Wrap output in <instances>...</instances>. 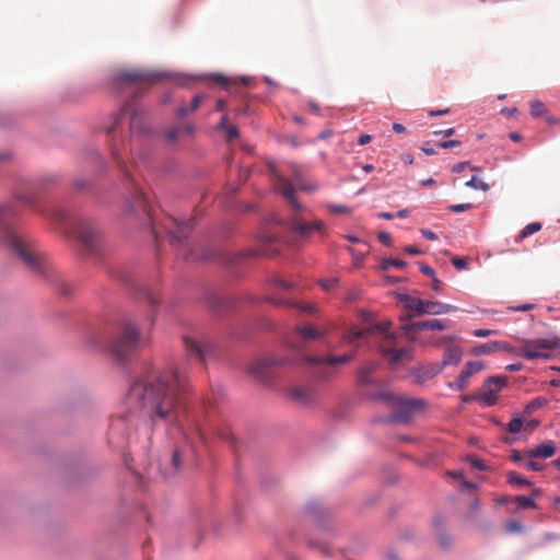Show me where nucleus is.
Returning <instances> with one entry per match:
<instances>
[{
    "label": "nucleus",
    "instance_id": "9b49d317",
    "mask_svg": "<svg viewBox=\"0 0 560 560\" xmlns=\"http://www.w3.org/2000/svg\"><path fill=\"white\" fill-rule=\"evenodd\" d=\"M175 229L167 232L171 244L175 247L187 249L184 258L186 260H207L211 256V252H207L201 256L195 255L194 250L189 247V235L192 232L194 224L191 221H176L174 220Z\"/></svg>",
    "mask_w": 560,
    "mask_h": 560
},
{
    "label": "nucleus",
    "instance_id": "f8f14e48",
    "mask_svg": "<svg viewBox=\"0 0 560 560\" xmlns=\"http://www.w3.org/2000/svg\"><path fill=\"white\" fill-rule=\"evenodd\" d=\"M287 363L288 359L284 357L267 355L252 363L249 365V372L262 384L272 385L279 377L278 369Z\"/></svg>",
    "mask_w": 560,
    "mask_h": 560
},
{
    "label": "nucleus",
    "instance_id": "c9c22d12",
    "mask_svg": "<svg viewBox=\"0 0 560 560\" xmlns=\"http://www.w3.org/2000/svg\"><path fill=\"white\" fill-rule=\"evenodd\" d=\"M478 401L486 407L494 406L498 402L497 392L489 388L488 390L478 394Z\"/></svg>",
    "mask_w": 560,
    "mask_h": 560
},
{
    "label": "nucleus",
    "instance_id": "4c0bfd02",
    "mask_svg": "<svg viewBox=\"0 0 560 560\" xmlns=\"http://www.w3.org/2000/svg\"><path fill=\"white\" fill-rule=\"evenodd\" d=\"M395 396H396L395 394L387 392V390H377V392L370 394L365 397L369 399L375 400V401H383L390 406L395 399Z\"/></svg>",
    "mask_w": 560,
    "mask_h": 560
},
{
    "label": "nucleus",
    "instance_id": "49530a36",
    "mask_svg": "<svg viewBox=\"0 0 560 560\" xmlns=\"http://www.w3.org/2000/svg\"><path fill=\"white\" fill-rule=\"evenodd\" d=\"M542 228V224L540 222H532L528 223L526 226H524L520 232V237L525 238L528 237L538 231H540Z\"/></svg>",
    "mask_w": 560,
    "mask_h": 560
},
{
    "label": "nucleus",
    "instance_id": "774afa93",
    "mask_svg": "<svg viewBox=\"0 0 560 560\" xmlns=\"http://www.w3.org/2000/svg\"><path fill=\"white\" fill-rule=\"evenodd\" d=\"M203 97H205V96H203V94H196V95L191 98L190 105L188 106V107H189V109H190L191 112L196 110V109L200 106V104H201V102H202Z\"/></svg>",
    "mask_w": 560,
    "mask_h": 560
},
{
    "label": "nucleus",
    "instance_id": "f3484780",
    "mask_svg": "<svg viewBox=\"0 0 560 560\" xmlns=\"http://www.w3.org/2000/svg\"><path fill=\"white\" fill-rule=\"evenodd\" d=\"M205 302L208 308L215 315L232 311L236 306V302L233 299L221 296L211 290L206 292Z\"/></svg>",
    "mask_w": 560,
    "mask_h": 560
},
{
    "label": "nucleus",
    "instance_id": "0eeeda50",
    "mask_svg": "<svg viewBox=\"0 0 560 560\" xmlns=\"http://www.w3.org/2000/svg\"><path fill=\"white\" fill-rule=\"evenodd\" d=\"M107 273L113 279L117 280L127 288H130L139 292V298L147 306V319L151 325L154 324L155 316L158 314L159 305L161 303L160 298L142 287L138 280L136 271L132 267L127 265H108L106 266Z\"/></svg>",
    "mask_w": 560,
    "mask_h": 560
},
{
    "label": "nucleus",
    "instance_id": "c756f323",
    "mask_svg": "<svg viewBox=\"0 0 560 560\" xmlns=\"http://www.w3.org/2000/svg\"><path fill=\"white\" fill-rule=\"evenodd\" d=\"M202 78H210V79L214 80L218 84H220L223 88H228L229 85L232 84L231 78H229L228 75H225L223 73H220V72H213V73H208V74H190V75H186V79H191V80H199V79H202Z\"/></svg>",
    "mask_w": 560,
    "mask_h": 560
},
{
    "label": "nucleus",
    "instance_id": "39448f33",
    "mask_svg": "<svg viewBox=\"0 0 560 560\" xmlns=\"http://www.w3.org/2000/svg\"><path fill=\"white\" fill-rule=\"evenodd\" d=\"M20 211L8 203H0V246L15 254L31 270L44 273L37 256L31 250L30 241L20 233L18 219Z\"/></svg>",
    "mask_w": 560,
    "mask_h": 560
},
{
    "label": "nucleus",
    "instance_id": "b1692460",
    "mask_svg": "<svg viewBox=\"0 0 560 560\" xmlns=\"http://www.w3.org/2000/svg\"><path fill=\"white\" fill-rule=\"evenodd\" d=\"M292 231L300 237L304 238L307 237L313 232L324 234V224L322 221L295 222L292 228Z\"/></svg>",
    "mask_w": 560,
    "mask_h": 560
},
{
    "label": "nucleus",
    "instance_id": "2f4dec72",
    "mask_svg": "<svg viewBox=\"0 0 560 560\" xmlns=\"http://www.w3.org/2000/svg\"><path fill=\"white\" fill-rule=\"evenodd\" d=\"M549 400L546 397L538 396L532 399L523 409L524 416H529L537 409L547 406Z\"/></svg>",
    "mask_w": 560,
    "mask_h": 560
},
{
    "label": "nucleus",
    "instance_id": "13d9d810",
    "mask_svg": "<svg viewBox=\"0 0 560 560\" xmlns=\"http://www.w3.org/2000/svg\"><path fill=\"white\" fill-rule=\"evenodd\" d=\"M417 265L419 267V271L430 278H433L434 276H436V272L435 270L428 264L423 262V261H417Z\"/></svg>",
    "mask_w": 560,
    "mask_h": 560
},
{
    "label": "nucleus",
    "instance_id": "f704fd0d",
    "mask_svg": "<svg viewBox=\"0 0 560 560\" xmlns=\"http://www.w3.org/2000/svg\"><path fill=\"white\" fill-rule=\"evenodd\" d=\"M290 396L292 399L303 404L308 402L311 399L308 389L302 386L292 387L290 390Z\"/></svg>",
    "mask_w": 560,
    "mask_h": 560
},
{
    "label": "nucleus",
    "instance_id": "2eb2a0df",
    "mask_svg": "<svg viewBox=\"0 0 560 560\" xmlns=\"http://www.w3.org/2000/svg\"><path fill=\"white\" fill-rule=\"evenodd\" d=\"M183 341L188 353L200 362L205 363L208 358L215 355V346L210 341L201 342L188 336H184Z\"/></svg>",
    "mask_w": 560,
    "mask_h": 560
},
{
    "label": "nucleus",
    "instance_id": "f03ea898",
    "mask_svg": "<svg viewBox=\"0 0 560 560\" xmlns=\"http://www.w3.org/2000/svg\"><path fill=\"white\" fill-rule=\"evenodd\" d=\"M86 343L97 350L108 352L119 364H125L141 347V329L127 318H121L112 335L89 330Z\"/></svg>",
    "mask_w": 560,
    "mask_h": 560
},
{
    "label": "nucleus",
    "instance_id": "72a5a7b5",
    "mask_svg": "<svg viewBox=\"0 0 560 560\" xmlns=\"http://www.w3.org/2000/svg\"><path fill=\"white\" fill-rule=\"evenodd\" d=\"M282 196L295 210L302 209L301 202L295 197V188L290 183L283 188Z\"/></svg>",
    "mask_w": 560,
    "mask_h": 560
},
{
    "label": "nucleus",
    "instance_id": "9d476101",
    "mask_svg": "<svg viewBox=\"0 0 560 560\" xmlns=\"http://www.w3.org/2000/svg\"><path fill=\"white\" fill-rule=\"evenodd\" d=\"M390 406L394 407V411L388 417H378L374 421L378 423H408L411 421L413 412L424 408L427 401L423 398L396 395Z\"/></svg>",
    "mask_w": 560,
    "mask_h": 560
},
{
    "label": "nucleus",
    "instance_id": "864d4df0",
    "mask_svg": "<svg viewBox=\"0 0 560 560\" xmlns=\"http://www.w3.org/2000/svg\"><path fill=\"white\" fill-rule=\"evenodd\" d=\"M451 262L459 271L469 270V262L464 256H455L451 259Z\"/></svg>",
    "mask_w": 560,
    "mask_h": 560
},
{
    "label": "nucleus",
    "instance_id": "79ce46f5",
    "mask_svg": "<svg viewBox=\"0 0 560 560\" xmlns=\"http://www.w3.org/2000/svg\"><path fill=\"white\" fill-rule=\"evenodd\" d=\"M547 113L546 105L539 100H533L530 102L529 114L534 118L542 117Z\"/></svg>",
    "mask_w": 560,
    "mask_h": 560
},
{
    "label": "nucleus",
    "instance_id": "ddd939ff",
    "mask_svg": "<svg viewBox=\"0 0 560 560\" xmlns=\"http://www.w3.org/2000/svg\"><path fill=\"white\" fill-rule=\"evenodd\" d=\"M173 73L168 71H152V72H140V71H114L107 79V83L116 86L120 83H136V82H158L162 80H168L173 78Z\"/></svg>",
    "mask_w": 560,
    "mask_h": 560
},
{
    "label": "nucleus",
    "instance_id": "aec40b11",
    "mask_svg": "<svg viewBox=\"0 0 560 560\" xmlns=\"http://www.w3.org/2000/svg\"><path fill=\"white\" fill-rule=\"evenodd\" d=\"M189 453L190 450L186 446L175 447L171 456V468L170 470L166 469L164 474L173 476L177 475L183 468L185 462L187 460Z\"/></svg>",
    "mask_w": 560,
    "mask_h": 560
},
{
    "label": "nucleus",
    "instance_id": "37998d69",
    "mask_svg": "<svg viewBox=\"0 0 560 560\" xmlns=\"http://www.w3.org/2000/svg\"><path fill=\"white\" fill-rule=\"evenodd\" d=\"M465 186L467 188L481 191H488L491 188V186L488 183L482 182L475 175L471 176L470 179L465 183Z\"/></svg>",
    "mask_w": 560,
    "mask_h": 560
},
{
    "label": "nucleus",
    "instance_id": "a18cd8bd",
    "mask_svg": "<svg viewBox=\"0 0 560 560\" xmlns=\"http://www.w3.org/2000/svg\"><path fill=\"white\" fill-rule=\"evenodd\" d=\"M307 546L313 549H317L324 557H330L329 547L318 539H307Z\"/></svg>",
    "mask_w": 560,
    "mask_h": 560
},
{
    "label": "nucleus",
    "instance_id": "a211bd4d",
    "mask_svg": "<svg viewBox=\"0 0 560 560\" xmlns=\"http://www.w3.org/2000/svg\"><path fill=\"white\" fill-rule=\"evenodd\" d=\"M378 369L377 361H369L357 371V385L360 387L378 386L380 382L373 378V373Z\"/></svg>",
    "mask_w": 560,
    "mask_h": 560
},
{
    "label": "nucleus",
    "instance_id": "bf43d9fd",
    "mask_svg": "<svg viewBox=\"0 0 560 560\" xmlns=\"http://www.w3.org/2000/svg\"><path fill=\"white\" fill-rule=\"evenodd\" d=\"M328 210L334 213L346 214L350 212V208L346 205L329 203Z\"/></svg>",
    "mask_w": 560,
    "mask_h": 560
},
{
    "label": "nucleus",
    "instance_id": "473e14b6",
    "mask_svg": "<svg viewBox=\"0 0 560 560\" xmlns=\"http://www.w3.org/2000/svg\"><path fill=\"white\" fill-rule=\"evenodd\" d=\"M509 383V378L508 376L503 375V374H499V375H490L488 377L485 378L483 381V385L486 387H490L491 385H494L497 390H501L502 388H504Z\"/></svg>",
    "mask_w": 560,
    "mask_h": 560
},
{
    "label": "nucleus",
    "instance_id": "e2e57ef3",
    "mask_svg": "<svg viewBox=\"0 0 560 560\" xmlns=\"http://www.w3.org/2000/svg\"><path fill=\"white\" fill-rule=\"evenodd\" d=\"M495 334H497V330L488 329V328H478V329H475L472 332V335L478 338H486V337H489V336H492Z\"/></svg>",
    "mask_w": 560,
    "mask_h": 560
},
{
    "label": "nucleus",
    "instance_id": "7ed1b4c3",
    "mask_svg": "<svg viewBox=\"0 0 560 560\" xmlns=\"http://www.w3.org/2000/svg\"><path fill=\"white\" fill-rule=\"evenodd\" d=\"M110 153L114 162L117 164L121 173L125 185L122 209L124 215L128 219L135 220L140 229L150 231L154 237L158 238V232L154 226L153 212L149 197L131 177V174L124 161L122 153L117 143L112 145Z\"/></svg>",
    "mask_w": 560,
    "mask_h": 560
},
{
    "label": "nucleus",
    "instance_id": "603ef678",
    "mask_svg": "<svg viewBox=\"0 0 560 560\" xmlns=\"http://www.w3.org/2000/svg\"><path fill=\"white\" fill-rule=\"evenodd\" d=\"M376 329H381L378 325L376 324H372L371 327L369 328H361V329H357L354 332H353V337L358 340H362V339H365L369 337V335H371L372 332H374Z\"/></svg>",
    "mask_w": 560,
    "mask_h": 560
},
{
    "label": "nucleus",
    "instance_id": "052dcab7",
    "mask_svg": "<svg viewBox=\"0 0 560 560\" xmlns=\"http://www.w3.org/2000/svg\"><path fill=\"white\" fill-rule=\"evenodd\" d=\"M377 238L381 242V244L386 247H390L393 245L392 235L387 231L378 232Z\"/></svg>",
    "mask_w": 560,
    "mask_h": 560
},
{
    "label": "nucleus",
    "instance_id": "0e129e2a",
    "mask_svg": "<svg viewBox=\"0 0 560 560\" xmlns=\"http://www.w3.org/2000/svg\"><path fill=\"white\" fill-rule=\"evenodd\" d=\"M399 539L402 540V541H406V542L413 541V539H415L413 529L412 528H407V529L402 530L399 534Z\"/></svg>",
    "mask_w": 560,
    "mask_h": 560
},
{
    "label": "nucleus",
    "instance_id": "09e8293b",
    "mask_svg": "<svg viewBox=\"0 0 560 560\" xmlns=\"http://www.w3.org/2000/svg\"><path fill=\"white\" fill-rule=\"evenodd\" d=\"M438 544L443 550H450L452 548V537L445 530L438 533Z\"/></svg>",
    "mask_w": 560,
    "mask_h": 560
},
{
    "label": "nucleus",
    "instance_id": "a878e982",
    "mask_svg": "<svg viewBox=\"0 0 560 560\" xmlns=\"http://www.w3.org/2000/svg\"><path fill=\"white\" fill-rule=\"evenodd\" d=\"M418 330H432V331H443L451 327V322L448 319H428V320H421L417 322Z\"/></svg>",
    "mask_w": 560,
    "mask_h": 560
},
{
    "label": "nucleus",
    "instance_id": "412c9836",
    "mask_svg": "<svg viewBox=\"0 0 560 560\" xmlns=\"http://www.w3.org/2000/svg\"><path fill=\"white\" fill-rule=\"evenodd\" d=\"M382 354L389 359L390 365H396L402 360L411 361L413 359L412 349L409 347L384 348Z\"/></svg>",
    "mask_w": 560,
    "mask_h": 560
},
{
    "label": "nucleus",
    "instance_id": "7c9ffc66",
    "mask_svg": "<svg viewBox=\"0 0 560 560\" xmlns=\"http://www.w3.org/2000/svg\"><path fill=\"white\" fill-rule=\"evenodd\" d=\"M506 482L510 486H518V487H534V483L525 478L524 476L520 475L515 470H510L506 474Z\"/></svg>",
    "mask_w": 560,
    "mask_h": 560
},
{
    "label": "nucleus",
    "instance_id": "1a4fd4ad",
    "mask_svg": "<svg viewBox=\"0 0 560 560\" xmlns=\"http://www.w3.org/2000/svg\"><path fill=\"white\" fill-rule=\"evenodd\" d=\"M129 120V129L133 133L147 136L151 132V127L148 122L138 118V109L131 104H124L110 118L109 125L106 127L108 137L116 141V133L124 120Z\"/></svg>",
    "mask_w": 560,
    "mask_h": 560
},
{
    "label": "nucleus",
    "instance_id": "5701e85b",
    "mask_svg": "<svg viewBox=\"0 0 560 560\" xmlns=\"http://www.w3.org/2000/svg\"><path fill=\"white\" fill-rule=\"evenodd\" d=\"M557 452L555 443L550 440L540 442L535 448H529L526 454L530 458L547 459L552 457Z\"/></svg>",
    "mask_w": 560,
    "mask_h": 560
},
{
    "label": "nucleus",
    "instance_id": "20e7f679",
    "mask_svg": "<svg viewBox=\"0 0 560 560\" xmlns=\"http://www.w3.org/2000/svg\"><path fill=\"white\" fill-rule=\"evenodd\" d=\"M52 215L62 225L66 235L79 242L83 255L94 259L104 256V238L92 220L60 207L52 209Z\"/></svg>",
    "mask_w": 560,
    "mask_h": 560
},
{
    "label": "nucleus",
    "instance_id": "c03bdc74",
    "mask_svg": "<svg viewBox=\"0 0 560 560\" xmlns=\"http://www.w3.org/2000/svg\"><path fill=\"white\" fill-rule=\"evenodd\" d=\"M515 502L520 509H537V503L530 495L520 494L515 497Z\"/></svg>",
    "mask_w": 560,
    "mask_h": 560
},
{
    "label": "nucleus",
    "instance_id": "6e6552de",
    "mask_svg": "<svg viewBox=\"0 0 560 560\" xmlns=\"http://www.w3.org/2000/svg\"><path fill=\"white\" fill-rule=\"evenodd\" d=\"M395 296L407 310L406 319L413 317H421L424 315H443L451 312H457L459 308L456 305L413 298L405 292H396Z\"/></svg>",
    "mask_w": 560,
    "mask_h": 560
},
{
    "label": "nucleus",
    "instance_id": "ea45409f",
    "mask_svg": "<svg viewBox=\"0 0 560 560\" xmlns=\"http://www.w3.org/2000/svg\"><path fill=\"white\" fill-rule=\"evenodd\" d=\"M407 261L400 258H383L378 265V268L383 271L388 270L390 267L405 268Z\"/></svg>",
    "mask_w": 560,
    "mask_h": 560
},
{
    "label": "nucleus",
    "instance_id": "58836bf2",
    "mask_svg": "<svg viewBox=\"0 0 560 560\" xmlns=\"http://www.w3.org/2000/svg\"><path fill=\"white\" fill-rule=\"evenodd\" d=\"M494 351H498V345L495 343V340L488 341L485 343H480L472 349V354L475 355H482V354H490Z\"/></svg>",
    "mask_w": 560,
    "mask_h": 560
},
{
    "label": "nucleus",
    "instance_id": "423d86ee",
    "mask_svg": "<svg viewBox=\"0 0 560 560\" xmlns=\"http://www.w3.org/2000/svg\"><path fill=\"white\" fill-rule=\"evenodd\" d=\"M63 175L57 171L42 173L34 182L27 184L22 191H14L13 199L36 211H44V203L49 201L47 194L57 188Z\"/></svg>",
    "mask_w": 560,
    "mask_h": 560
},
{
    "label": "nucleus",
    "instance_id": "bb28decb",
    "mask_svg": "<svg viewBox=\"0 0 560 560\" xmlns=\"http://www.w3.org/2000/svg\"><path fill=\"white\" fill-rule=\"evenodd\" d=\"M463 358V351L458 346L450 347L444 352V358L440 364L442 370L447 365H457Z\"/></svg>",
    "mask_w": 560,
    "mask_h": 560
},
{
    "label": "nucleus",
    "instance_id": "c85d7f7f",
    "mask_svg": "<svg viewBox=\"0 0 560 560\" xmlns=\"http://www.w3.org/2000/svg\"><path fill=\"white\" fill-rule=\"evenodd\" d=\"M298 335L304 340H317L323 337V332L313 325H302L295 328Z\"/></svg>",
    "mask_w": 560,
    "mask_h": 560
},
{
    "label": "nucleus",
    "instance_id": "dca6fc26",
    "mask_svg": "<svg viewBox=\"0 0 560 560\" xmlns=\"http://www.w3.org/2000/svg\"><path fill=\"white\" fill-rule=\"evenodd\" d=\"M486 363L483 361H467L457 378L447 383V387L452 390L462 392L467 387L468 380L477 372L483 370Z\"/></svg>",
    "mask_w": 560,
    "mask_h": 560
},
{
    "label": "nucleus",
    "instance_id": "4d7b16f0",
    "mask_svg": "<svg viewBox=\"0 0 560 560\" xmlns=\"http://www.w3.org/2000/svg\"><path fill=\"white\" fill-rule=\"evenodd\" d=\"M474 206L472 203H455V205H450L447 207V210L451 211V212H455V213H460V212H465L469 209H471Z\"/></svg>",
    "mask_w": 560,
    "mask_h": 560
},
{
    "label": "nucleus",
    "instance_id": "6ab92c4d",
    "mask_svg": "<svg viewBox=\"0 0 560 560\" xmlns=\"http://www.w3.org/2000/svg\"><path fill=\"white\" fill-rule=\"evenodd\" d=\"M355 357V352H345L342 354H327V355H316L311 358V362L320 365H335V364H346L351 362Z\"/></svg>",
    "mask_w": 560,
    "mask_h": 560
},
{
    "label": "nucleus",
    "instance_id": "4be33fe9",
    "mask_svg": "<svg viewBox=\"0 0 560 560\" xmlns=\"http://www.w3.org/2000/svg\"><path fill=\"white\" fill-rule=\"evenodd\" d=\"M442 368L439 363L420 365L411 370V374L416 377L417 383L422 384L428 380L433 378L442 372Z\"/></svg>",
    "mask_w": 560,
    "mask_h": 560
},
{
    "label": "nucleus",
    "instance_id": "6e6d98bb",
    "mask_svg": "<svg viewBox=\"0 0 560 560\" xmlns=\"http://www.w3.org/2000/svg\"><path fill=\"white\" fill-rule=\"evenodd\" d=\"M445 525V515L441 512L435 513L432 518V526L439 532L444 530L443 527Z\"/></svg>",
    "mask_w": 560,
    "mask_h": 560
},
{
    "label": "nucleus",
    "instance_id": "e433bc0d",
    "mask_svg": "<svg viewBox=\"0 0 560 560\" xmlns=\"http://www.w3.org/2000/svg\"><path fill=\"white\" fill-rule=\"evenodd\" d=\"M525 424L524 417L521 415H516L511 418L506 425V431L511 434H517L522 431L523 427Z\"/></svg>",
    "mask_w": 560,
    "mask_h": 560
},
{
    "label": "nucleus",
    "instance_id": "f257e3e1",
    "mask_svg": "<svg viewBox=\"0 0 560 560\" xmlns=\"http://www.w3.org/2000/svg\"><path fill=\"white\" fill-rule=\"evenodd\" d=\"M188 389L177 370L168 374H154L150 377H136L127 392L129 400L148 410L153 424L158 421L165 424L179 422L180 415H187L184 398Z\"/></svg>",
    "mask_w": 560,
    "mask_h": 560
},
{
    "label": "nucleus",
    "instance_id": "a19ab883",
    "mask_svg": "<svg viewBox=\"0 0 560 560\" xmlns=\"http://www.w3.org/2000/svg\"><path fill=\"white\" fill-rule=\"evenodd\" d=\"M260 255H261V252L259 249L250 248V249H246V250H243V252L238 253L234 257H230L229 260H230L231 264L232 262H238V261H242V260H245V259H248V258L259 257Z\"/></svg>",
    "mask_w": 560,
    "mask_h": 560
},
{
    "label": "nucleus",
    "instance_id": "8fccbe9b",
    "mask_svg": "<svg viewBox=\"0 0 560 560\" xmlns=\"http://www.w3.org/2000/svg\"><path fill=\"white\" fill-rule=\"evenodd\" d=\"M466 460L470 464L474 469L479 471H487L489 469L488 465L479 457L474 455H468Z\"/></svg>",
    "mask_w": 560,
    "mask_h": 560
},
{
    "label": "nucleus",
    "instance_id": "cd10ccee",
    "mask_svg": "<svg viewBox=\"0 0 560 560\" xmlns=\"http://www.w3.org/2000/svg\"><path fill=\"white\" fill-rule=\"evenodd\" d=\"M533 346L541 350L560 349V337L555 334H549L541 339L533 341Z\"/></svg>",
    "mask_w": 560,
    "mask_h": 560
},
{
    "label": "nucleus",
    "instance_id": "69168bd1",
    "mask_svg": "<svg viewBox=\"0 0 560 560\" xmlns=\"http://www.w3.org/2000/svg\"><path fill=\"white\" fill-rule=\"evenodd\" d=\"M72 187L73 189L80 191L89 187V182L85 178L80 177L73 180Z\"/></svg>",
    "mask_w": 560,
    "mask_h": 560
},
{
    "label": "nucleus",
    "instance_id": "393cba45",
    "mask_svg": "<svg viewBox=\"0 0 560 560\" xmlns=\"http://www.w3.org/2000/svg\"><path fill=\"white\" fill-rule=\"evenodd\" d=\"M520 354L527 360H550L552 354L547 351H541V349L535 348L533 346V341H526L525 345L520 349Z\"/></svg>",
    "mask_w": 560,
    "mask_h": 560
},
{
    "label": "nucleus",
    "instance_id": "5fc2aeb1",
    "mask_svg": "<svg viewBox=\"0 0 560 560\" xmlns=\"http://www.w3.org/2000/svg\"><path fill=\"white\" fill-rule=\"evenodd\" d=\"M401 322H407L402 324L401 329L406 335H409L411 332L419 331L417 327V322H411V319H406V315L400 317Z\"/></svg>",
    "mask_w": 560,
    "mask_h": 560
},
{
    "label": "nucleus",
    "instance_id": "338daca9",
    "mask_svg": "<svg viewBox=\"0 0 560 560\" xmlns=\"http://www.w3.org/2000/svg\"><path fill=\"white\" fill-rule=\"evenodd\" d=\"M12 117L8 114L0 113V128H9L12 126Z\"/></svg>",
    "mask_w": 560,
    "mask_h": 560
},
{
    "label": "nucleus",
    "instance_id": "4468645a",
    "mask_svg": "<svg viewBox=\"0 0 560 560\" xmlns=\"http://www.w3.org/2000/svg\"><path fill=\"white\" fill-rule=\"evenodd\" d=\"M304 511L312 516L313 522L320 533L329 536L336 535L335 529L330 525L327 510L317 499H310L304 505Z\"/></svg>",
    "mask_w": 560,
    "mask_h": 560
},
{
    "label": "nucleus",
    "instance_id": "680f3d73",
    "mask_svg": "<svg viewBox=\"0 0 560 560\" xmlns=\"http://www.w3.org/2000/svg\"><path fill=\"white\" fill-rule=\"evenodd\" d=\"M460 144H462V142L459 140L448 139V140L438 142L436 145L441 149H452L455 147H459Z\"/></svg>",
    "mask_w": 560,
    "mask_h": 560
},
{
    "label": "nucleus",
    "instance_id": "3c124183",
    "mask_svg": "<svg viewBox=\"0 0 560 560\" xmlns=\"http://www.w3.org/2000/svg\"><path fill=\"white\" fill-rule=\"evenodd\" d=\"M505 530L510 534H522L525 532V527L517 520H510L505 524Z\"/></svg>",
    "mask_w": 560,
    "mask_h": 560
},
{
    "label": "nucleus",
    "instance_id": "de8ad7c7",
    "mask_svg": "<svg viewBox=\"0 0 560 560\" xmlns=\"http://www.w3.org/2000/svg\"><path fill=\"white\" fill-rule=\"evenodd\" d=\"M272 283L276 288L283 291H290L296 287V284L293 281L285 280L279 276L272 278Z\"/></svg>",
    "mask_w": 560,
    "mask_h": 560
}]
</instances>
